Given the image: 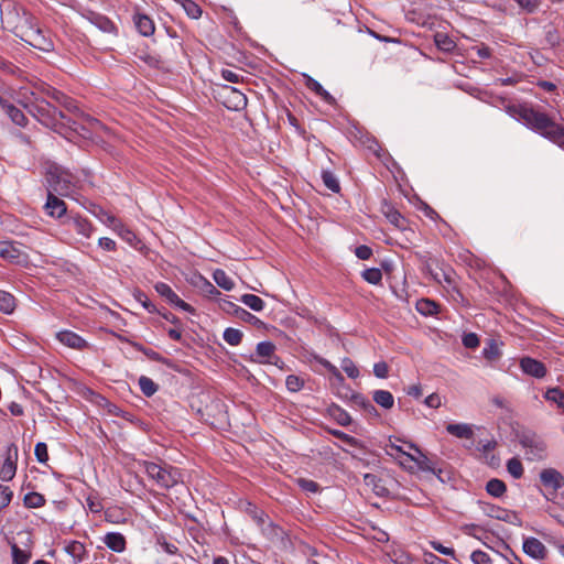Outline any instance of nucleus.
<instances>
[{"instance_id":"1","label":"nucleus","mask_w":564,"mask_h":564,"mask_svg":"<svg viewBox=\"0 0 564 564\" xmlns=\"http://www.w3.org/2000/svg\"><path fill=\"white\" fill-rule=\"evenodd\" d=\"M506 111L516 120L521 121L527 128L564 149V128L552 120L546 113L534 109L528 104L508 105L506 106Z\"/></svg>"},{"instance_id":"2","label":"nucleus","mask_w":564,"mask_h":564,"mask_svg":"<svg viewBox=\"0 0 564 564\" xmlns=\"http://www.w3.org/2000/svg\"><path fill=\"white\" fill-rule=\"evenodd\" d=\"M139 465L163 489H170L181 481V473L176 467L167 464L159 465L148 460L139 462Z\"/></svg>"},{"instance_id":"3","label":"nucleus","mask_w":564,"mask_h":564,"mask_svg":"<svg viewBox=\"0 0 564 564\" xmlns=\"http://www.w3.org/2000/svg\"><path fill=\"white\" fill-rule=\"evenodd\" d=\"M30 112L45 127L58 131L59 127H63L62 120L66 119V116L57 110V108L45 99H40L33 104L30 108Z\"/></svg>"},{"instance_id":"4","label":"nucleus","mask_w":564,"mask_h":564,"mask_svg":"<svg viewBox=\"0 0 564 564\" xmlns=\"http://www.w3.org/2000/svg\"><path fill=\"white\" fill-rule=\"evenodd\" d=\"M21 39L40 51L51 52L54 50L52 39L33 22L32 18L25 19V25L22 26Z\"/></svg>"},{"instance_id":"5","label":"nucleus","mask_w":564,"mask_h":564,"mask_svg":"<svg viewBox=\"0 0 564 564\" xmlns=\"http://www.w3.org/2000/svg\"><path fill=\"white\" fill-rule=\"evenodd\" d=\"M519 442L524 449V456L529 460H539L544 457L545 443L533 432L519 434Z\"/></svg>"},{"instance_id":"6","label":"nucleus","mask_w":564,"mask_h":564,"mask_svg":"<svg viewBox=\"0 0 564 564\" xmlns=\"http://www.w3.org/2000/svg\"><path fill=\"white\" fill-rule=\"evenodd\" d=\"M47 191H52L53 194L66 196L72 191V175L58 167L52 169L47 174Z\"/></svg>"},{"instance_id":"7","label":"nucleus","mask_w":564,"mask_h":564,"mask_svg":"<svg viewBox=\"0 0 564 564\" xmlns=\"http://www.w3.org/2000/svg\"><path fill=\"white\" fill-rule=\"evenodd\" d=\"M218 96L224 106L229 110L240 111L248 104L247 97L242 91L228 85L218 87Z\"/></svg>"},{"instance_id":"8","label":"nucleus","mask_w":564,"mask_h":564,"mask_svg":"<svg viewBox=\"0 0 564 564\" xmlns=\"http://www.w3.org/2000/svg\"><path fill=\"white\" fill-rule=\"evenodd\" d=\"M390 459H393L400 467L410 471H417V454L414 455L390 440Z\"/></svg>"},{"instance_id":"9","label":"nucleus","mask_w":564,"mask_h":564,"mask_svg":"<svg viewBox=\"0 0 564 564\" xmlns=\"http://www.w3.org/2000/svg\"><path fill=\"white\" fill-rule=\"evenodd\" d=\"M64 225L67 226L69 230L75 231L86 239L90 238L94 232V227L90 221L80 215L67 216L64 220Z\"/></svg>"},{"instance_id":"10","label":"nucleus","mask_w":564,"mask_h":564,"mask_svg":"<svg viewBox=\"0 0 564 564\" xmlns=\"http://www.w3.org/2000/svg\"><path fill=\"white\" fill-rule=\"evenodd\" d=\"M18 447L11 444L7 451L6 460L0 469V478L4 481L11 480L17 471Z\"/></svg>"},{"instance_id":"11","label":"nucleus","mask_w":564,"mask_h":564,"mask_svg":"<svg viewBox=\"0 0 564 564\" xmlns=\"http://www.w3.org/2000/svg\"><path fill=\"white\" fill-rule=\"evenodd\" d=\"M540 481L546 489L553 492L564 487L563 475L554 468H545L540 473Z\"/></svg>"},{"instance_id":"12","label":"nucleus","mask_w":564,"mask_h":564,"mask_svg":"<svg viewBox=\"0 0 564 564\" xmlns=\"http://www.w3.org/2000/svg\"><path fill=\"white\" fill-rule=\"evenodd\" d=\"M45 213L51 217L61 218L67 212L66 204L58 198L52 191H47V199L44 205Z\"/></svg>"},{"instance_id":"13","label":"nucleus","mask_w":564,"mask_h":564,"mask_svg":"<svg viewBox=\"0 0 564 564\" xmlns=\"http://www.w3.org/2000/svg\"><path fill=\"white\" fill-rule=\"evenodd\" d=\"M520 367L524 373L538 379L543 378L546 373L544 364L531 357L521 358Z\"/></svg>"},{"instance_id":"14","label":"nucleus","mask_w":564,"mask_h":564,"mask_svg":"<svg viewBox=\"0 0 564 564\" xmlns=\"http://www.w3.org/2000/svg\"><path fill=\"white\" fill-rule=\"evenodd\" d=\"M409 449L414 451L417 454V471H426L433 474L437 465L441 463L435 457H430L423 454L414 444L405 443Z\"/></svg>"},{"instance_id":"15","label":"nucleus","mask_w":564,"mask_h":564,"mask_svg":"<svg viewBox=\"0 0 564 564\" xmlns=\"http://www.w3.org/2000/svg\"><path fill=\"white\" fill-rule=\"evenodd\" d=\"M56 337L63 345L69 348L83 350L88 347V343L72 330H61Z\"/></svg>"},{"instance_id":"16","label":"nucleus","mask_w":564,"mask_h":564,"mask_svg":"<svg viewBox=\"0 0 564 564\" xmlns=\"http://www.w3.org/2000/svg\"><path fill=\"white\" fill-rule=\"evenodd\" d=\"M406 229L405 219L397 210L390 209V245L394 242L398 246L403 247L404 242L394 238L392 232L395 231V234H403V231H406Z\"/></svg>"},{"instance_id":"17","label":"nucleus","mask_w":564,"mask_h":564,"mask_svg":"<svg viewBox=\"0 0 564 564\" xmlns=\"http://www.w3.org/2000/svg\"><path fill=\"white\" fill-rule=\"evenodd\" d=\"M523 551L525 554L535 560H542L546 554V547L540 540L535 538H528L524 540Z\"/></svg>"},{"instance_id":"18","label":"nucleus","mask_w":564,"mask_h":564,"mask_svg":"<svg viewBox=\"0 0 564 564\" xmlns=\"http://www.w3.org/2000/svg\"><path fill=\"white\" fill-rule=\"evenodd\" d=\"M102 541L109 550L116 553H122L127 549V540L124 535L119 532L107 533Z\"/></svg>"},{"instance_id":"19","label":"nucleus","mask_w":564,"mask_h":564,"mask_svg":"<svg viewBox=\"0 0 564 564\" xmlns=\"http://www.w3.org/2000/svg\"><path fill=\"white\" fill-rule=\"evenodd\" d=\"M275 345L272 341H261L257 345L256 355L259 359L252 358V361L265 364L272 362L270 359L274 357Z\"/></svg>"},{"instance_id":"20","label":"nucleus","mask_w":564,"mask_h":564,"mask_svg":"<svg viewBox=\"0 0 564 564\" xmlns=\"http://www.w3.org/2000/svg\"><path fill=\"white\" fill-rule=\"evenodd\" d=\"M134 24L139 33L143 36H150L154 33L155 26L153 20L142 13H137L133 18Z\"/></svg>"},{"instance_id":"21","label":"nucleus","mask_w":564,"mask_h":564,"mask_svg":"<svg viewBox=\"0 0 564 564\" xmlns=\"http://www.w3.org/2000/svg\"><path fill=\"white\" fill-rule=\"evenodd\" d=\"M359 141H360V144L369 151V153H371L379 162L383 163V165H386L383 159H382V154H381V147L379 145L378 141L376 140V138H373L372 135L366 133V134H361V137L359 138Z\"/></svg>"},{"instance_id":"22","label":"nucleus","mask_w":564,"mask_h":564,"mask_svg":"<svg viewBox=\"0 0 564 564\" xmlns=\"http://www.w3.org/2000/svg\"><path fill=\"white\" fill-rule=\"evenodd\" d=\"M65 552L73 557L74 564L83 562L87 555L85 545L79 541H72L65 546Z\"/></svg>"},{"instance_id":"23","label":"nucleus","mask_w":564,"mask_h":564,"mask_svg":"<svg viewBox=\"0 0 564 564\" xmlns=\"http://www.w3.org/2000/svg\"><path fill=\"white\" fill-rule=\"evenodd\" d=\"M0 107L6 111V113L11 118V120L15 124L21 126V127L26 124V117L24 116L22 110H20L12 104L8 102L6 99H4V104H1Z\"/></svg>"},{"instance_id":"24","label":"nucleus","mask_w":564,"mask_h":564,"mask_svg":"<svg viewBox=\"0 0 564 564\" xmlns=\"http://www.w3.org/2000/svg\"><path fill=\"white\" fill-rule=\"evenodd\" d=\"M0 257L11 262H18L21 257V251L14 247L12 242H0Z\"/></svg>"},{"instance_id":"25","label":"nucleus","mask_w":564,"mask_h":564,"mask_svg":"<svg viewBox=\"0 0 564 564\" xmlns=\"http://www.w3.org/2000/svg\"><path fill=\"white\" fill-rule=\"evenodd\" d=\"M50 97L56 104L63 106L66 110H68L70 112H74V111L78 110V108L75 105L74 100L72 98H69L68 96H66L65 94H63L62 91H59V90L53 89L50 93Z\"/></svg>"},{"instance_id":"26","label":"nucleus","mask_w":564,"mask_h":564,"mask_svg":"<svg viewBox=\"0 0 564 564\" xmlns=\"http://www.w3.org/2000/svg\"><path fill=\"white\" fill-rule=\"evenodd\" d=\"M446 431L458 438H471L474 435L471 427L464 423L448 424Z\"/></svg>"},{"instance_id":"27","label":"nucleus","mask_w":564,"mask_h":564,"mask_svg":"<svg viewBox=\"0 0 564 564\" xmlns=\"http://www.w3.org/2000/svg\"><path fill=\"white\" fill-rule=\"evenodd\" d=\"M305 86L314 91L317 96H319L323 100L330 102L333 100V97L330 94L323 88V86L311 76H305Z\"/></svg>"},{"instance_id":"28","label":"nucleus","mask_w":564,"mask_h":564,"mask_svg":"<svg viewBox=\"0 0 564 564\" xmlns=\"http://www.w3.org/2000/svg\"><path fill=\"white\" fill-rule=\"evenodd\" d=\"M390 561L394 564H417V561L411 557V555L401 547L390 551Z\"/></svg>"},{"instance_id":"29","label":"nucleus","mask_w":564,"mask_h":564,"mask_svg":"<svg viewBox=\"0 0 564 564\" xmlns=\"http://www.w3.org/2000/svg\"><path fill=\"white\" fill-rule=\"evenodd\" d=\"M417 312L424 316H432L437 313L438 305L429 299H421L415 305Z\"/></svg>"},{"instance_id":"30","label":"nucleus","mask_w":564,"mask_h":564,"mask_svg":"<svg viewBox=\"0 0 564 564\" xmlns=\"http://www.w3.org/2000/svg\"><path fill=\"white\" fill-rule=\"evenodd\" d=\"M259 528L261 529L262 533L267 536V539L270 541H278L282 539L283 530L272 522H268L265 520L263 527Z\"/></svg>"},{"instance_id":"31","label":"nucleus","mask_w":564,"mask_h":564,"mask_svg":"<svg viewBox=\"0 0 564 564\" xmlns=\"http://www.w3.org/2000/svg\"><path fill=\"white\" fill-rule=\"evenodd\" d=\"M15 308L14 296L3 290H0V311L4 314H11Z\"/></svg>"},{"instance_id":"32","label":"nucleus","mask_w":564,"mask_h":564,"mask_svg":"<svg viewBox=\"0 0 564 564\" xmlns=\"http://www.w3.org/2000/svg\"><path fill=\"white\" fill-rule=\"evenodd\" d=\"M435 44L438 50L449 53L455 50L456 43L444 33H436L434 36Z\"/></svg>"},{"instance_id":"33","label":"nucleus","mask_w":564,"mask_h":564,"mask_svg":"<svg viewBox=\"0 0 564 564\" xmlns=\"http://www.w3.org/2000/svg\"><path fill=\"white\" fill-rule=\"evenodd\" d=\"M213 278H214L215 282L217 283V285L226 291H230L235 286L234 281L221 269L215 270L213 273Z\"/></svg>"},{"instance_id":"34","label":"nucleus","mask_w":564,"mask_h":564,"mask_svg":"<svg viewBox=\"0 0 564 564\" xmlns=\"http://www.w3.org/2000/svg\"><path fill=\"white\" fill-rule=\"evenodd\" d=\"M486 490L492 497L499 498L506 492L507 487L502 480L492 478L487 482Z\"/></svg>"},{"instance_id":"35","label":"nucleus","mask_w":564,"mask_h":564,"mask_svg":"<svg viewBox=\"0 0 564 564\" xmlns=\"http://www.w3.org/2000/svg\"><path fill=\"white\" fill-rule=\"evenodd\" d=\"M240 301L256 312H261L264 308L263 300L254 294H243Z\"/></svg>"},{"instance_id":"36","label":"nucleus","mask_w":564,"mask_h":564,"mask_svg":"<svg viewBox=\"0 0 564 564\" xmlns=\"http://www.w3.org/2000/svg\"><path fill=\"white\" fill-rule=\"evenodd\" d=\"M139 387L145 397H152L159 389L158 384L145 376L140 377Z\"/></svg>"},{"instance_id":"37","label":"nucleus","mask_w":564,"mask_h":564,"mask_svg":"<svg viewBox=\"0 0 564 564\" xmlns=\"http://www.w3.org/2000/svg\"><path fill=\"white\" fill-rule=\"evenodd\" d=\"M246 512L256 521L258 527H263L265 519L268 518L264 511L259 509L257 506L248 502Z\"/></svg>"},{"instance_id":"38","label":"nucleus","mask_w":564,"mask_h":564,"mask_svg":"<svg viewBox=\"0 0 564 564\" xmlns=\"http://www.w3.org/2000/svg\"><path fill=\"white\" fill-rule=\"evenodd\" d=\"M24 505L28 508H40L45 505V498L39 492L31 491L24 496Z\"/></svg>"},{"instance_id":"39","label":"nucleus","mask_w":564,"mask_h":564,"mask_svg":"<svg viewBox=\"0 0 564 564\" xmlns=\"http://www.w3.org/2000/svg\"><path fill=\"white\" fill-rule=\"evenodd\" d=\"M155 291L163 297H165L171 304L177 300V294L171 289V286L164 282H159L154 286Z\"/></svg>"},{"instance_id":"40","label":"nucleus","mask_w":564,"mask_h":564,"mask_svg":"<svg viewBox=\"0 0 564 564\" xmlns=\"http://www.w3.org/2000/svg\"><path fill=\"white\" fill-rule=\"evenodd\" d=\"M545 399L564 409V392L560 388H551L545 392Z\"/></svg>"},{"instance_id":"41","label":"nucleus","mask_w":564,"mask_h":564,"mask_svg":"<svg viewBox=\"0 0 564 564\" xmlns=\"http://www.w3.org/2000/svg\"><path fill=\"white\" fill-rule=\"evenodd\" d=\"M235 315L241 321L252 324L254 326L260 327L263 325V323L257 316H254L253 314H251L250 312L246 311L242 307L235 308Z\"/></svg>"},{"instance_id":"42","label":"nucleus","mask_w":564,"mask_h":564,"mask_svg":"<svg viewBox=\"0 0 564 564\" xmlns=\"http://www.w3.org/2000/svg\"><path fill=\"white\" fill-rule=\"evenodd\" d=\"M223 337L227 344L237 346L241 343L242 333L237 328L228 327L225 329Z\"/></svg>"},{"instance_id":"43","label":"nucleus","mask_w":564,"mask_h":564,"mask_svg":"<svg viewBox=\"0 0 564 564\" xmlns=\"http://www.w3.org/2000/svg\"><path fill=\"white\" fill-rule=\"evenodd\" d=\"M182 7L191 19H199L202 17V8L196 2L182 0Z\"/></svg>"},{"instance_id":"44","label":"nucleus","mask_w":564,"mask_h":564,"mask_svg":"<svg viewBox=\"0 0 564 564\" xmlns=\"http://www.w3.org/2000/svg\"><path fill=\"white\" fill-rule=\"evenodd\" d=\"M508 473L516 479H519L523 475V466L520 459L513 457L507 462Z\"/></svg>"},{"instance_id":"45","label":"nucleus","mask_w":564,"mask_h":564,"mask_svg":"<svg viewBox=\"0 0 564 564\" xmlns=\"http://www.w3.org/2000/svg\"><path fill=\"white\" fill-rule=\"evenodd\" d=\"M501 352L499 350V347L497 343L492 339H490L487 343V346L482 349V356L488 360H496L500 357Z\"/></svg>"},{"instance_id":"46","label":"nucleus","mask_w":564,"mask_h":564,"mask_svg":"<svg viewBox=\"0 0 564 564\" xmlns=\"http://www.w3.org/2000/svg\"><path fill=\"white\" fill-rule=\"evenodd\" d=\"M12 558L14 564H26L31 557L30 552L21 550L17 544L12 545Z\"/></svg>"},{"instance_id":"47","label":"nucleus","mask_w":564,"mask_h":564,"mask_svg":"<svg viewBox=\"0 0 564 564\" xmlns=\"http://www.w3.org/2000/svg\"><path fill=\"white\" fill-rule=\"evenodd\" d=\"M322 178L325 186L334 193L339 192L340 186L334 174L329 171L322 172Z\"/></svg>"},{"instance_id":"48","label":"nucleus","mask_w":564,"mask_h":564,"mask_svg":"<svg viewBox=\"0 0 564 564\" xmlns=\"http://www.w3.org/2000/svg\"><path fill=\"white\" fill-rule=\"evenodd\" d=\"M133 296L148 312H156L155 305L152 304V302L149 300L144 292H142L141 290H135Z\"/></svg>"},{"instance_id":"49","label":"nucleus","mask_w":564,"mask_h":564,"mask_svg":"<svg viewBox=\"0 0 564 564\" xmlns=\"http://www.w3.org/2000/svg\"><path fill=\"white\" fill-rule=\"evenodd\" d=\"M285 386L290 392H297L304 387V379L290 375L285 379Z\"/></svg>"},{"instance_id":"50","label":"nucleus","mask_w":564,"mask_h":564,"mask_svg":"<svg viewBox=\"0 0 564 564\" xmlns=\"http://www.w3.org/2000/svg\"><path fill=\"white\" fill-rule=\"evenodd\" d=\"M362 278L371 283V284H377L381 281L382 279V272L380 269L378 268H370V269H366L364 272H362Z\"/></svg>"},{"instance_id":"51","label":"nucleus","mask_w":564,"mask_h":564,"mask_svg":"<svg viewBox=\"0 0 564 564\" xmlns=\"http://www.w3.org/2000/svg\"><path fill=\"white\" fill-rule=\"evenodd\" d=\"M341 369L347 373V376L351 379H356L359 376V370L356 365L349 358H344L340 364Z\"/></svg>"},{"instance_id":"52","label":"nucleus","mask_w":564,"mask_h":564,"mask_svg":"<svg viewBox=\"0 0 564 564\" xmlns=\"http://www.w3.org/2000/svg\"><path fill=\"white\" fill-rule=\"evenodd\" d=\"M433 475L437 477L441 482H447L451 480V470L444 465V463H440L436 469L433 471Z\"/></svg>"},{"instance_id":"53","label":"nucleus","mask_w":564,"mask_h":564,"mask_svg":"<svg viewBox=\"0 0 564 564\" xmlns=\"http://www.w3.org/2000/svg\"><path fill=\"white\" fill-rule=\"evenodd\" d=\"M34 454L40 463H46L48 460L47 445L44 442H39L35 445Z\"/></svg>"},{"instance_id":"54","label":"nucleus","mask_w":564,"mask_h":564,"mask_svg":"<svg viewBox=\"0 0 564 564\" xmlns=\"http://www.w3.org/2000/svg\"><path fill=\"white\" fill-rule=\"evenodd\" d=\"M470 558L474 564H492L490 556L480 550L474 551Z\"/></svg>"},{"instance_id":"55","label":"nucleus","mask_w":564,"mask_h":564,"mask_svg":"<svg viewBox=\"0 0 564 564\" xmlns=\"http://www.w3.org/2000/svg\"><path fill=\"white\" fill-rule=\"evenodd\" d=\"M332 414L335 416L336 421L343 426H346L351 422V417L349 416V414L339 408H335Z\"/></svg>"},{"instance_id":"56","label":"nucleus","mask_w":564,"mask_h":564,"mask_svg":"<svg viewBox=\"0 0 564 564\" xmlns=\"http://www.w3.org/2000/svg\"><path fill=\"white\" fill-rule=\"evenodd\" d=\"M545 41L551 46H556L560 44L561 36L558 34V31L555 28H549L545 32Z\"/></svg>"},{"instance_id":"57","label":"nucleus","mask_w":564,"mask_h":564,"mask_svg":"<svg viewBox=\"0 0 564 564\" xmlns=\"http://www.w3.org/2000/svg\"><path fill=\"white\" fill-rule=\"evenodd\" d=\"M12 499V491L8 486L0 485V509L9 506Z\"/></svg>"},{"instance_id":"58","label":"nucleus","mask_w":564,"mask_h":564,"mask_svg":"<svg viewBox=\"0 0 564 564\" xmlns=\"http://www.w3.org/2000/svg\"><path fill=\"white\" fill-rule=\"evenodd\" d=\"M463 345L466 348L475 349L479 346V338L475 333H468L463 336Z\"/></svg>"},{"instance_id":"59","label":"nucleus","mask_w":564,"mask_h":564,"mask_svg":"<svg viewBox=\"0 0 564 564\" xmlns=\"http://www.w3.org/2000/svg\"><path fill=\"white\" fill-rule=\"evenodd\" d=\"M297 484L303 490L310 492H317L319 488L318 484L311 479L300 478Z\"/></svg>"},{"instance_id":"60","label":"nucleus","mask_w":564,"mask_h":564,"mask_svg":"<svg viewBox=\"0 0 564 564\" xmlns=\"http://www.w3.org/2000/svg\"><path fill=\"white\" fill-rule=\"evenodd\" d=\"M86 503L88 509L94 513L100 512L104 508L101 501L97 497H87Z\"/></svg>"},{"instance_id":"61","label":"nucleus","mask_w":564,"mask_h":564,"mask_svg":"<svg viewBox=\"0 0 564 564\" xmlns=\"http://www.w3.org/2000/svg\"><path fill=\"white\" fill-rule=\"evenodd\" d=\"M373 400L377 404L388 409V391L377 390L373 393Z\"/></svg>"},{"instance_id":"62","label":"nucleus","mask_w":564,"mask_h":564,"mask_svg":"<svg viewBox=\"0 0 564 564\" xmlns=\"http://www.w3.org/2000/svg\"><path fill=\"white\" fill-rule=\"evenodd\" d=\"M221 77L229 83H238L241 78V75L235 70L224 68L221 70Z\"/></svg>"},{"instance_id":"63","label":"nucleus","mask_w":564,"mask_h":564,"mask_svg":"<svg viewBox=\"0 0 564 564\" xmlns=\"http://www.w3.org/2000/svg\"><path fill=\"white\" fill-rule=\"evenodd\" d=\"M488 514L498 520L510 521V514L506 510L500 508L492 507Z\"/></svg>"},{"instance_id":"64","label":"nucleus","mask_w":564,"mask_h":564,"mask_svg":"<svg viewBox=\"0 0 564 564\" xmlns=\"http://www.w3.org/2000/svg\"><path fill=\"white\" fill-rule=\"evenodd\" d=\"M355 254L361 260H367L371 257L372 250L368 246L361 245L355 249Z\"/></svg>"}]
</instances>
